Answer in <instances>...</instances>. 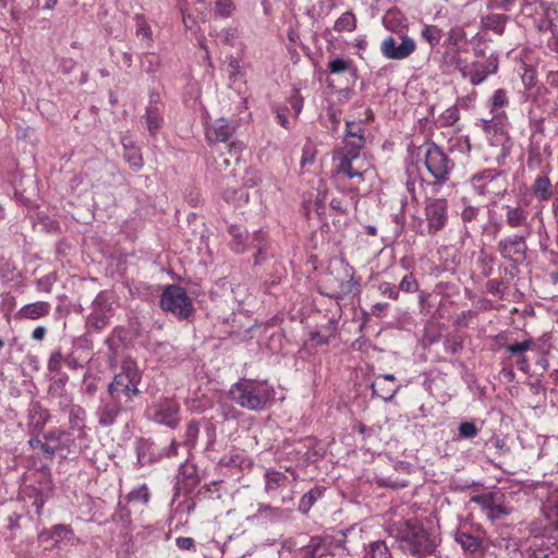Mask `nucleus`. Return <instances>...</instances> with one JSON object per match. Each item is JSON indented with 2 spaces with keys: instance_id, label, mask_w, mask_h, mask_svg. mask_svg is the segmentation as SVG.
<instances>
[{
  "instance_id": "obj_35",
  "label": "nucleus",
  "mask_w": 558,
  "mask_h": 558,
  "mask_svg": "<svg viewBox=\"0 0 558 558\" xmlns=\"http://www.w3.org/2000/svg\"><path fill=\"white\" fill-rule=\"evenodd\" d=\"M222 198L235 206H242L248 203L250 196L244 189L228 187L222 192Z\"/></svg>"
},
{
  "instance_id": "obj_37",
  "label": "nucleus",
  "mask_w": 558,
  "mask_h": 558,
  "mask_svg": "<svg viewBox=\"0 0 558 558\" xmlns=\"http://www.w3.org/2000/svg\"><path fill=\"white\" fill-rule=\"evenodd\" d=\"M325 492L324 487L315 486L310 492L304 494L300 499L299 508L304 513L308 512L310 509L314 506V504L322 498Z\"/></svg>"
},
{
  "instance_id": "obj_51",
  "label": "nucleus",
  "mask_w": 558,
  "mask_h": 558,
  "mask_svg": "<svg viewBox=\"0 0 558 558\" xmlns=\"http://www.w3.org/2000/svg\"><path fill=\"white\" fill-rule=\"evenodd\" d=\"M398 288L405 293H414L418 290V282L415 276L409 272L403 276Z\"/></svg>"
},
{
  "instance_id": "obj_54",
  "label": "nucleus",
  "mask_w": 558,
  "mask_h": 558,
  "mask_svg": "<svg viewBox=\"0 0 558 558\" xmlns=\"http://www.w3.org/2000/svg\"><path fill=\"white\" fill-rule=\"evenodd\" d=\"M460 119L459 110L456 106L447 108L440 116L444 126H451Z\"/></svg>"
},
{
  "instance_id": "obj_13",
  "label": "nucleus",
  "mask_w": 558,
  "mask_h": 558,
  "mask_svg": "<svg viewBox=\"0 0 558 558\" xmlns=\"http://www.w3.org/2000/svg\"><path fill=\"white\" fill-rule=\"evenodd\" d=\"M498 69V56L490 54L484 61L468 62L461 76L469 80L471 85L477 86L484 83L488 76L496 74Z\"/></svg>"
},
{
  "instance_id": "obj_53",
  "label": "nucleus",
  "mask_w": 558,
  "mask_h": 558,
  "mask_svg": "<svg viewBox=\"0 0 558 558\" xmlns=\"http://www.w3.org/2000/svg\"><path fill=\"white\" fill-rule=\"evenodd\" d=\"M149 489L146 484H143L136 489H133L129 493L128 499L130 501H141L143 504H147L149 501Z\"/></svg>"
},
{
  "instance_id": "obj_33",
  "label": "nucleus",
  "mask_w": 558,
  "mask_h": 558,
  "mask_svg": "<svg viewBox=\"0 0 558 558\" xmlns=\"http://www.w3.org/2000/svg\"><path fill=\"white\" fill-rule=\"evenodd\" d=\"M442 36L444 32L437 25L424 24L421 29V38L426 41L432 49L439 45Z\"/></svg>"
},
{
  "instance_id": "obj_10",
  "label": "nucleus",
  "mask_w": 558,
  "mask_h": 558,
  "mask_svg": "<svg viewBox=\"0 0 558 558\" xmlns=\"http://www.w3.org/2000/svg\"><path fill=\"white\" fill-rule=\"evenodd\" d=\"M149 417L157 424L175 428L180 423V403L173 398H160L148 408Z\"/></svg>"
},
{
  "instance_id": "obj_3",
  "label": "nucleus",
  "mask_w": 558,
  "mask_h": 558,
  "mask_svg": "<svg viewBox=\"0 0 558 558\" xmlns=\"http://www.w3.org/2000/svg\"><path fill=\"white\" fill-rule=\"evenodd\" d=\"M470 184L475 194L488 199L505 196L508 190L506 174L496 168L484 169L470 178Z\"/></svg>"
},
{
  "instance_id": "obj_6",
  "label": "nucleus",
  "mask_w": 558,
  "mask_h": 558,
  "mask_svg": "<svg viewBox=\"0 0 558 558\" xmlns=\"http://www.w3.org/2000/svg\"><path fill=\"white\" fill-rule=\"evenodd\" d=\"M333 174L338 181L350 180L352 184H360L371 169V163L363 157L350 153L335 151Z\"/></svg>"
},
{
  "instance_id": "obj_38",
  "label": "nucleus",
  "mask_w": 558,
  "mask_h": 558,
  "mask_svg": "<svg viewBox=\"0 0 558 558\" xmlns=\"http://www.w3.org/2000/svg\"><path fill=\"white\" fill-rule=\"evenodd\" d=\"M366 143L365 136H345L344 146L339 151L350 153L352 155L362 156L361 150Z\"/></svg>"
},
{
  "instance_id": "obj_60",
  "label": "nucleus",
  "mask_w": 558,
  "mask_h": 558,
  "mask_svg": "<svg viewBox=\"0 0 558 558\" xmlns=\"http://www.w3.org/2000/svg\"><path fill=\"white\" fill-rule=\"evenodd\" d=\"M15 266L10 263L5 262L0 266V279L3 281H12L15 277Z\"/></svg>"
},
{
  "instance_id": "obj_19",
  "label": "nucleus",
  "mask_w": 558,
  "mask_h": 558,
  "mask_svg": "<svg viewBox=\"0 0 558 558\" xmlns=\"http://www.w3.org/2000/svg\"><path fill=\"white\" fill-rule=\"evenodd\" d=\"M550 92L545 86H538L535 94L532 96V108L536 112L550 117L558 113V106L555 101L550 100Z\"/></svg>"
},
{
  "instance_id": "obj_12",
  "label": "nucleus",
  "mask_w": 558,
  "mask_h": 558,
  "mask_svg": "<svg viewBox=\"0 0 558 558\" xmlns=\"http://www.w3.org/2000/svg\"><path fill=\"white\" fill-rule=\"evenodd\" d=\"M471 502L481 506L486 517L492 521L501 519L510 513V508L506 505V496L500 490L473 495Z\"/></svg>"
},
{
  "instance_id": "obj_22",
  "label": "nucleus",
  "mask_w": 558,
  "mask_h": 558,
  "mask_svg": "<svg viewBox=\"0 0 558 558\" xmlns=\"http://www.w3.org/2000/svg\"><path fill=\"white\" fill-rule=\"evenodd\" d=\"M507 121V113H492L490 119H481L477 125L481 126L485 135L489 137L502 133Z\"/></svg>"
},
{
  "instance_id": "obj_30",
  "label": "nucleus",
  "mask_w": 558,
  "mask_h": 558,
  "mask_svg": "<svg viewBox=\"0 0 558 558\" xmlns=\"http://www.w3.org/2000/svg\"><path fill=\"white\" fill-rule=\"evenodd\" d=\"M333 337L331 329L312 331L304 345L308 350H317L319 347L327 345Z\"/></svg>"
},
{
  "instance_id": "obj_27",
  "label": "nucleus",
  "mask_w": 558,
  "mask_h": 558,
  "mask_svg": "<svg viewBox=\"0 0 558 558\" xmlns=\"http://www.w3.org/2000/svg\"><path fill=\"white\" fill-rule=\"evenodd\" d=\"M531 191L539 202H546L553 196V184L547 175H538L534 180Z\"/></svg>"
},
{
  "instance_id": "obj_63",
  "label": "nucleus",
  "mask_w": 558,
  "mask_h": 558,
  "mask_svg": "<svg viewBox=\"0 0 558 558\" xmlns=\"http://www.w3.org/2000/svg\"><path fill=\"white\" fill-rule=\"evenodd\" d=\"M84 391L88 396H94L97 391L96 378L92 374H85L83 378Z\"/></svg>"
},
{
  "instance_id": "obj_49",
  "label": "nucleus",
  "mask_w": 558,
  "mask_h": 558,
  "mask_svg": "<svg viewBox=\"0 0 558 558\" xmlns=\"http://www.w3.org/2000/svg\"><path fill=\"white\" fill-rule=\"evenodd\" d=\"M240 32L235 26H228L220 31L218 36L221 39L223 45L233 47L235 45V40L239 38Z\"/></svg>"
},
{
  "instance_id": "obj_18",
  "label": "nucleus",
  "mask_w": 558,
  "mask_h": 558,
  "mask_svg": "<svg viewBox=\"0 0 558 558\" xmlns=\"http://www.w3.org/2000/svg\"><path fill=\"white\" fill-rule=\"evenodd\" d=\"M158 101L159 95L155 93L150 94L149 106L146 108V112L143 117L150 135H155L163 123L162 110L157 105Z\"/></svg>"
},
{
  "instance_id": "obj_23",
  "label": "nucleus",
  "mask_w": 558,
  "mask_h": 558,
  "mask_svg": "<svg viewBox=\"0 0 558 558\" xmlns=\"http://www.w3.org/2000/svg\"><path fill=\"white\" fill-rule=\"evenodd\" d=\"M308 545L316 558H324L327 555L333 556L335 550L340 547V545L333 544V537L327 535L311 537Z\"/></svg>"
},
{
  "instance_id": "obj_26",
  "label": "nucleus",
  "mask_w": 558,
  "mask_h": 558,
  "mask_svg": "<svg viewBox=\"0 0 558 558\" xmlns=\"http://www.w3.org/2000/svg\"><path fill=\"white\" fill-rule=\"evenodd\" d=\"M229 234L231 235V241L229 243L231 251L236 254L246 252L248 240L247 231L239 226H231L229 228Z\"/></svg>"
},
{
  "instance_id": "obj_52",
  "label": "nucleus",
  "mask_w": 558,
  "mask_h": 558,
  "mask_svg": "<svg viewBox=\"0 0 558 558\" xmlns=\"http://www.w3.org/2000/svg\"><path fill=\"white\" fill-rule=\"evenodd\" d=\"M288 102L294 111L295 118L300 116L304 105V98L298 88L292 89V94L288 98Z\"/></svg>"
},
{
  "instance_id": "obj_1",
  "label": "nucleus",
  "mask_w": 558,
  "mask_h": 558,
  "mask_svg": "<svg viewBox=\"0 0 558 558\" xmlns=\"http://www.w3.org/2000/svg\"><path fill=\"white\" fill-rule=\"evenodd\" d=\"M142 381V373L133 360H124L120 372L114 375L108 385L107 397L102 398L97 408L98 424L102 427L113 425L118 416L123 412L135 409V401L142 397L138 386Z\"/></svg>"
},
{
  "instance_id": "obj_7",
  "label": "nucleus",
  "mask_w": 558,
  "mask_h": 558,
  "mask_svg": "<svg viewBox=\"0 0 558 558\" xmlns=\"http://www.w3.org/2000/svg\"><path fill=\"white\" fill-rule=\"evenodd\" d=\"M454 541L468 558H483L486 554V531L480 524H461L454 532Z\"/></svg>"
},
{
  "instance_id": "obj_24",
  "label": "nucleus",
  "mask_w": 558,
  "mask_h": 558,
  "mask_svg": "<svg viewBox=\"0 0 558 558\" xmlns=\"http://www.w3.org/2000/svg\"><path fill=\"white\" fill-rule=\"evenodd\" d=\"M134 22L136 27V37L140 38L145 48H151L154 44L153 31L146 16L137 13L134 15Z\"/></svg>"
},
{
  "instance_id": "obj_16",
  "label": "nucleus",
  "mask_w": 558,
  "mask_h": 558,
  "mask_svg": "<svg viewBox=\"0 0 558 558\" xmlns=\"http://www.w3.org/2000/svg\"><path fill=\"white\" fill-rule=\"evenodd\" d=\"M235 129L228 119L219 118L205 125V137L209 144L229 143Z\"/></svg>"
},
{
  "instance_id": "obj_55",
  "label": "nucleus",
  "mask_w": 558,
  "mask_h": 558,
  "mask_svg": "<svg viewBox=\"0 0 558 558\" xmlns=\"http://www.w3.org/2000/svg\"><path fill=\"white\" fill-rule=\"evenodd\" d=\"M254 242L256 246V253L254 255L255 264H259L262 260L263 254L266 252V242L264 238L263 231H257L254 233Z\"/></svg>"
},
{
  "instance_id": "obj_57",
  "label": "nucleus",
  "mask_w": 558,
  "mask_h": 558,
  "mask_svg": "<svg viewBox=\"0 0 558 558\" xmlns=\"http://www.w3.org/2000/svg\"><path fill=\"white\" fill-rule=\"evenodd\" d=\"M478 434V428L472 422H462L459 425V436L464 439L474 438Z\"/></svg>"
},
{
  "instance_id": "obj_31",
  "label": "nucleus",
  "mask_w": 558,
  "mask_h": 558,
  "mask_svg": "<svg viewBox=\"0 0 558 558\" xmlns=\"http://www.w3.org/2000/svg\"><path fill=\"white\" fill-rule=\"evenodd\" d=\"M288 484V476L279 471H267L265 474V490L268 494L275 493L280 487H286Z\"/></svg>"
},
{
  "instance_id": "obj_36",
  "label": "nucleus",
  "mask_w": 558,
  "mask_h": 558,
  "mask_svg": "<svg viewBox=\"0 0 558 558\" xmlns=\"http://www.w3.org/2000/svg\"><path fill=\"white\" fill-rule=\"evenodd\" d=\"M466 41V33L462 26H454L450 28V31L447 33V37L445 39V47L446 48H462L461 45Z\"/></svg>"
},
{
  "instance_id": "obj_62",
  "label": "nucleus",
  "mask_w": 558,
  "mask_h": 558,
  "mask_svg": "<svg viewBox=\"0 0 558 558\" xmlns=\"http://www.w3.org/2000/svg\"><path fill=\"white\" fill-rule=\"evenodd\" d=\"M522 83L525 88H532L536 83V72L533 68L527 66L524 69V73L522 75Z\"/></svg>"
},
{
  "instance_id": "obj_32",
  "label": "nucleus",
  "mask_w": 558,
  "mask_h": 558,
  "mask_svg": "<svg viewBox=\"0 0 558 558\" xmlns=\"http://www.w3.org/2000/svg\"><path fill=\"white\" fill-rule=\"evenodd\" d=\"M373 393L385 401L391 400L399 390L396 384H386L383 379H375L372 384Z\"/></svg>"
},
{
  "instance_id": "obj_64",
  "label": "nucleus",
  "mask_w": 558,
  "mask_h": 558,
  "mask_svg": "<svg viewBox=\"0 0 558 558\" xmlns=\"http://www.w3.org/2000/svg\"><path fill=\"white\" fill-rule=\"evenodd\" d=\"M315 160V151L312 145H305L302 150L301 167L312 165Z\"/></svg>"
},
{
  "instance_id": "obj_41",
  "label": "nucleus",
  "mask_w": 558,
  "mask_h": 558,
  "mask_svg": "<svg viewBox=\"0 0 558 558\" xmlns=\"http://www.w3.org/2000/svg\"><path fill=\"white\" fill-rule=\"evenodd\" d=\"M364 558H392V555L384 541H376L368 545V550Z\"/></svg>"
},
{
  "instance_id": "obj_46",
  "label": "nucleus",
  "mask_w": 558,
  "mask_h": 558,
  "mask_svg": "<svg viewBox=\"0 0 558 558\" xmlns=\"http://www.w3.org/2000/svg\"><path fill=\"white\" fill-rule=\"evenodd\" d=\"M235 10L233 0H216L215 1V14L222 19H228L232 15Z\"/></svg>"
},
{
  "instance_id": "obj_17",
  "label": "nucleus",
  "mask_w": 558,
  "mask_h": 558,
  "mask_svg": "<svg viewBox=\"0 0 558 558\" xmlns=\"http://www.w3.org/2000/svg\"><path fill=\"white\" fill-rule=\"evenodd\" d=\"M501 339H504V336L498 335L497 341L499 345L505 348L506 352L509 353L511 356L515 357L517 367L524 374H527L530 371V362L525 356V352L534 348V340L529 338L520 342L504 344L501 343Z\"/></svg>"
},
{
  "instance_id": "obj_4",
  "label": "nucleus",
  "mask_w": 558,
  "mask_h": 558,
  "mask_svg": "<svg viewBox=\"0 0 558 558\" xmlns=\"http://www.w3.org/2000/svg\"><path fill=\"white\" fill-rule=\"evenodd\" d=\"M420 150L424 155V165L428 173L435 179L434 185L441 186L450 178V173L454 168V162L445 151L435 143L426 142Z\"/></svg>"
},
{
  "instance_id": "obj_28",
  "label": "nucleus",
  "mask_w": 558,
  "mask_h": 558,
  "mask_svg": "<svg viewBox=\"0 0 558 558\" xmlns=\"http://www.w3.org/2000/svg\"><path fill=\"white\" fill-rule=\"evenodd\" d=\"M509 102L508 92L505 88H497L489 97L487 108L490 113H506L504 109L509 106Z\"/></svg>"
},
{
  "instance_id": "obj_8",
  "label": "nucleus",
  "mask_w": 558,
  "mask_h": 558,
  "mask_svg": "<svg viewBox=\"0 0 558 558\" xmlns=\"http://www.w3.org/2000/svg\"><path fill=\"white\" fill-rule=\"evenodd\" d=\"M401 543L404 549L413 555H426L433 553L435 544L429 534L417 521H407L401 531Z\"/></svg>"
},
{
  "instance_id": "obj_29",
  "label": "nucleus",
  "mask_w": 558,
  "mask_h": 558,
  "mask_svg": "<svg viewBox=\"0 0 558 558\" xmlns=\"http://www.w3.org/2000/svg\"><path fill=\"white\" fill-rule=\"evenodd\" d=\"M549 117L536 112L535 109H530L529 111V123L531 129V142H533L537 136L543 138L545 136V121Z\"/></svg>"
},
{
  "instance_id": "obj_42",
  "label": "nucleus",
  "mask_w": 558,
  "mask_h": 558,
  "mask_svg": "<svg viewBox=\"0 0 558 558\" xmlns=\"http://www.w3.org/2000/svg\"><path fill=\"white\" fill-rule=\"evenodd\" d=\"M327 70L331 74H340L347 71H356L352 60L340 58L330 60L327 64Z\"/></svg>"
},
{
  "instance_id": "obj_43",
  "label": "nucleus",
  "mask_w": 558,
  "mask_h": 558,
  "mask_svg": "<svg viewBox=\"0 0 558 558\" xmlns=\"http://www.w3.org/2000/svg\"><path fill=\"white\" fill-rule=\"evenodd\" d=\"M124 159L134 171L141 170L144 166L142 154L137 147H125Z\"/></svg>"
},
{
  "instance_id": "obj_34",
  "label": "nucleus",
  "mask_w": 558,
  "mask_h": 558,
  "mask_svg": "<svg viewBox=\"0 0 558 558\" xmlns=\"http://www.w3.org/2000/svg\"><path fill=\"white\" fill-rule=\"evenodd\" d=\"M357 20L353 12L347 11L342 13L335 22L333 29L338 33L353 32L356 29Z\"/></svg>"
},
{
  "instance_id": "obj_5",
  "label": "nucleus",
  "mask_w": 558,
  "mask_h": 558,
  "mask_svg": "<svg viewBox=\"0 0 558 558\" xmlns=\"http://www.w3.org/2000/svg\"><path fill=\"white\" fill-rule=\"evenodd\" d=\"M449 222V204L444 197H428L424 203V219L420 220L421 235H436L444 231Z\"/></svg>"
},
{
  "instance_id": "obj_48",
  "label": "nucleus",
  "mask_w": 558,
  "mask_h": 558,
  "mask_svg": "<svg viewBox=\"0 0 558 558\" xmlns=\"http://www.w3.org/2000/svg\"><path fill=\"white\" fill-rule=\"evenodd\" d=\"M69 534H72V529L69 525L57 524L50 529L51 541L53 544L51 547L57 546L62 539L66 538Z\"/></svg>"
},
{
  "instance_id": "obj_40",
  "label": "nucleus",
  "mask_w": 558,
  "mask_h": 558,
  "mask_svg": "<svg viewBox=\"0 0 558 558\" xmlns=\"http://www.w3.org/2000/svg\"><path fill=\"white\" fill-rule=\"evenodd\" d=\"M507 16L504 14L488 15L484 21V26L498 35H502L506 28Z\"/></svg>"
},
{
  "instance_id": "obj_44",
  "label": "nucleus",
  "mask_w": 558,
  "mask_h": 558,
  "mask_svg": "<svg viewBox=\"0 0 558 558\" xmlns=\"http://www.w3.org/2000/svg\"><path fill=\"white\" fill-rule=\"evenodd\" d=\"M199 435V426L196 421H191L186 425L183 445L190 450L194 449Z\"/></svg>"
},
{
  "instance_id": "obj_21",
  "label": "nucleus",
  "mask_w": 558,
  "mask_h": 558,
  "mask_svg": "<svg viewBox=\"0 0 558 558\" xmlns=\"http://www.w3.org/2000/svg\"><path fill=\"white\" fill-rule=\"evenodd\" d=\"M461 51L462 48H446L440 61V68L442 69L444 72L453 68L462 75L464 66H466L468 61L461 58Z\"/></svg>"
},
{
  "instance_id": "obj_56",
  "label": "nucleus",
  "mask_w": 558,
  "mask_h": 558,
  "mask_svg": "<svg viewBox=\"0 0 558 558\" xmlns=\"http://www.w3.org/2000/svg\"><path fill=\"white\" fill-rule=\"evenodd\" d=\"M365 136V125L362 121H347L345 136Z\"/></svg>"
},
{
  "instance_id": "obj_9",
  "label": "nucleus",
  "mask_w": 558,
  "mask_h": 558,
  "mask_svg": "<svg viewBox=\"0 0 558 558\" xmlns=\"http://www.w3.org/2000/svg\"><path fill=\"white\" fill-rule=\"evenodd\" d=\"M160 307L180 319L189 318L194 312L192 300L185 289L177 284H170L163 290L160 298Z\"/></svg>"
},
{
  "instance_id": "obj_14",
  "label": "nucleus",
  "mask_w": 558,
  "mask_h": 558,
  "mask_svg": "<svg viewBox=\"0 0 558 558\" xmlns=\"http://www.w3.org/2000/svg\"><path fill=\"white\" fill-rule=\"evenodd\" d=\"M400 38V44L397 43V39L392 35L383 39L380 43L383 57L388 60H404L415 52L416 43L412 37L402 35Z\"/></svg>"
},
{
  "instance_id": "obj_15",
  "label": "nucleus",
  "mask_w": 558,
  "mask_h": 558,
  "mask_svg": "<svg viewBox=\"0 0 558 558\" xmlns=\"http://www.w3.org/2000/svg\"><path fill=\"white\" fill-rule=\"evenodd\" d=\"M525 238L523 234H513L500 240L498 243L500 255L513 263L524 260L527 251Z\"/></svg>"
},
{
  "instance_id": "obj_61",
  "label": "nucleus",
  "mask_w": 558,
  "mask_h": 558,
  "mask_svg": "<svg viewBox=\"0 0 558 558\" xmlns=\"http://www.w3.org/2000/svg\"><path fill=\"white\" fill-rule=\"evenodd\" d=\"M480 208L475 206H465L461 213V219L463 222H472L477 219Z\"/></svg>"
},
{
  "instance_id": "obj_20",
  "label": "nucleus",
  "mask_w": 558,
  "mask_h": 558,
  "mask_svg": "<svg viewBox=\"0 0 558 558\" xmlns=\"http://www.w3.org/2000/svg\"><path fill=\"white\" fill-rule=\"evenodd\" d=\"M51 305L46 301H37L28 303L22 306L15 314V318L19 320H36L44 318L49 315Z\"/></svg>"
},
{
  "instance_id": "obj_11",
  "label": "nucleus",
  "mask_w": 558,
  "mask_h": 558,
  "mask_svg": "<svg viewBox=\"0 0 558 558\" xmlns=\"http://www.w3.org/2000/svg\"><path fill=\"white\" fill-rule=\"evenodd\" d=\"M530 197H522L513 204L501 206L504 222L513 230H531L532 220L530 219L529 206Z\"/></svg>"
},
{
  "instance_id": "obj_47",
  "label": "nucleus",
  "mask_w": 558,
  "mask_h": 558,
  "mask_svg": "<svg viewBox=\"0 0 558 558\" xmlns=\"http://www.w3.org/2000/svg\"><path fill=\"white\" fill-rule=\"evenodd\" d=\"M543 162V157L539 150V147L536 146L533 142H531L529 148H527V160L526 165L529 169H536L538 168Z\"/></svg>"
},
{
  "instance_id": "obj_45",
  "label": "nucleus",
  "mask_w": 558,
  "mask_h": 558,
  "mask_svg": "<svg viewBox=\"0 0 558 558\" xmlns=\"http://www.w3.org/2000/svg\"><path fill=\"white\" fill-rule=\"evenodd\" d=\"M270 109H271V112L275 114L276 117V121L277 123L282 126L283 129L286 130H290L291 129V123L289 121V118H288V114H289V109L288 107L286 106H280L278 104H272L270 106Z\"/></svg>"
},
{
  "instance_id": "obj_25",
  "label": "nucleus",
  "mask_w": 558,
  "mask_h": 558,
  "mask_svg": "<svg viewBox=\"0 0 558 558\" xmlns=\"http://www.w3.org/2000/svg\"><path fill=\"white\" fill-rule=\"evenodd\" d=\"M50 413L39 402H36L29 409V423L35 433L43 432L46 424L50 421Z\"/></svg>"
},
{
  "instance_id": "obj_39",
  "label": "nucleus",
  "mask_w": 558,
  "mask_h": 558,
  "mask_svg": "<svg viewBox=\"0 0 558 558\" xmlns=\"http://www.w3.org/2000/svg\"><path fill=\"white\" fill-rule=\"evenodd\" d=\"M85 409L81 405L73 404L69 410V423L71 429L82 430L84 427Z\"/></svg>"
},
{
  "instance_id": "obj_2",
  "label": "nucleus",
  "mask_w": 558,
  "mask_h": 558,
  "mask_svg": "<svg viewBox=\"0 0 558 558\" xmlns=\"http://www.w3.org/2000/svg\"><path fill=\"white\" fill-rule=\"evenodd\" d=\"M275 395L274 388L267 381L241 379L230 387L229 396L241 408L251 411L266 409Z\"/></svg>"
},
{
  "instance_id": "obj_50",
  "label": "nucleus",
  "mask_w": 558,
  "mask_h": 558,
  "mask_svg": "<svg viewBox=\"0 0 558 558\" xmlns=\"http://www.w3.org/2000/svg\"><path fill=\"white\" fill-rule=\"evenodd\" d=\"M64 357L60 350H56L51 352L48 363H47V369L51 374H58L61 371L62 363L64 362Z\"/></svg>"
},
{
  "instance_id": "obj_59",
  "label": "nucleus",
  "mask_w": 558,
  "mask_h": 558,
  "mask_svg": "<svg viewBox=\"0 0 558 558\" xmlns=\"http://www.w3.org/2000/svg\"><path fill=\"white\" fill-rule=\"evenodd\" d=\"M378 289L383 295H386L391 300L397 301L399 299V288L389 282H381Z\"/></svg>"
},
{
  "instance_id": "obj_58",
  "label": "nucleus",
  "mask_w": 558,
  "mask_h": 558,
  "mask_svg": "<svg viewBox=\"0 0 558 558\" xmlns=\"http://www.w3.org/2000/svg\"><path fill=\"white\" fill-rule=\"evenodd\" d=\"M329 207L339 215L344 216L349 214V203L342 197H332Z\"/></svg>"
}]
</instances>
